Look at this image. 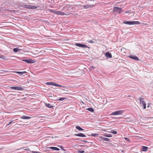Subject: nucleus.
Returning <instances> with one entry per match:
<instances>
[{
  "label": "nucleus",
  "instance_id": "obj_1",
  "mask_svg": "<svg viewBox=\"0 0 153 153\" xmlns=\"http://www.w3.org/2000/svg\"><path fill=\"white\" fill-rule=\"evenodd\" d=\"M124 112V111L122 110H120L118 111H116L114 112H112L111 115H122Z\"/></svg>",
  "mask_w": 153,
  "mask_h": 153
},
{
  "label": "nucleus",
  "instance_id": "obj_2",
  "mask_svg": "<svg viewBox=\"0 0 153 153\" xmlns=\"http://www.w3.org/2000/svg\"><path fill=\"white\" fill-rule=\"evenodd\" d=\"M75 45L79 47L83 48H88L90 49V48L87 45L83 44L80 43H76Z\"/></svg>",
  "mask_w": 153,
  "mask_h": 153
},
{
  "label": "nucleus",
  "instance_id": "obj_3",
  "mask_svg": "<svg viewBox=\"0 0 153 153\" xmlns=\"http://www.w3.org/2000/svg\"><path fill=\"white\" fill-rule=\"evenodd\" d=\"M138 100H140V104L143 106V109H145L146 108V104L144 102L143 99L141 97H139Z\"/></svg>",
  "mask_w": 153,
  "mask_h": 153
},
{
  "label": "nucleus",
  "instance_id": "obj_4",
  "mask_svg": "<svg viewBox=\"0 0 153 153\" xmlns=\"http://www.w3.org/2000/svg\"><path fill=\"white\" fill-rule=\"evenodd\" d=\"M123 11L121 8L115 7H114L113 10V12H116L118 13H120Z\"/></svg>",
  "mask_w": 153,
  "mask_h": 153
},
{
  "label": "nucleus",
  "instance_id": "obj_5",
  "mask_svg": "<svg viewBox=\"0 0 153 153\" xmlns=\"http://www.w3.org/2000/svg\"><path fill=\"white\" fill-rule=\"evenodd\" d=\"M10 88L12 89L19 91H22L24 89L23 88L19 86L10 87Z\"/></svg>",
  "mask_w": 153,
  "mask_h": 153
},
{
  "label": "nucleus",
  "instance_id": "obj_6",
  "mask_svg": "<svg viewBox=\"0 0 153 153\" xmlns=\"http://www.w3.org/2000/svg\"><path fill=\"white\" fill-rule=\"evenodd\" d=\"M22 61L25 62L27 63H32L34 62L33 60L31 59H22Z\"/></svg>",
  "mask_w": 153,
  "mask_h": 153
},
{
  "label": "nucleus",
  "instance_id": "obj_7",
  "mask_svg": "<svg viewBox=\"0 0 153 153\" xmlns=\"http://www.w3.org/2000/svg\"><path fill=\"white\" fill-rule=\"evenodd\" d=\"M94 5L91 4H87L85 5H82V7L85 9H86L89 8H92L94 7Z\"/></svg>",
  "mask_w": 153,
  "mask_h": 153
},
{
  "label": "nucleus",
  "instance_id": "obj_8",
  "mask_svg": "<svg viewBox=\"0 0 153 153\" xmlns=\"http://www.w3.org/2000/svg\"><path fill=\"white\" fill-rule=\"evenodd\" d=\"M38 6H36L33 5H27V8L30 9H35L38 8Z\"/></svg>",
  "mask_w": 153,
  "mask_h": 153
},
{
  "label": "nucleus",
  "instance_id": "obj_9",
  "mask_svg": "<svg viewBox=\"0 0 153 153\" xmlns=\"http://www.w3.org/2000/svg\"><path fill=\"white\" fill-rule=\"evenodd\" d=\"M128 57L132 59L136 60H138L139 59L138 57L135 56H134L132 55L131 54L129 56H128Z\"/></svg>",
  "mask_w": 153,
  "mask_h": 153
},
{
  "label": "nucleus",
  "instance_id": "obj_10",
  "mask_svg": "<svg viewBox=\"0 0 153 153\" xmlns=\"http://www.w3.org/2000/svg\"><path fill=\"white\" fill-rule=\"evenodd\" d=\"M105 56L108 58H110L112 57L111 54L109 52H107L105 54Z\"/></svg>",
  "mask_w": 153,
  "mask_h": 153
},
{
  "label": "nucleus",
  "instance_id": "obj_11",
  "mask_svg": "<svg viewBox=\"0 0 153 153\" xmlns=\"http://www.w3.org/2000/svg\"><path fill=\"white\" fill-rule=\"evenodd\" d=\"M98 139H99L100 140H101V139H103L106 141H110L109 139H108V138L104 137L102 136L99 137Z\"/></svg>",
  "mask_w": 153,
  "mask_h": 153
},
{
  "label": "nucleus",
  "instance_id": "obj_12",
  "mask_svg": "<svg viewBox=\"0 0 153 153\" xmlns=\"http://www.w3.org/2000/svg\"><path fill=\"white\" fill-rule=\"evenodd\" d=\"M56 14L57 15H60L61 16L64 15H67V14L66 13H65L64 12H61L59 11H57Z\"/></svg>",
  "mask_w": 153,
  "mask_h": 153
},
{
  "label": "nucleus",
  "instance_id": "obj_13",
  "mask_svg": "<svg viewBox=\"0 0 153 153\" xmlns=\"http://www.w3.org/2000/svg\"><path fill=\"white\" fill-rule=\"evenodd\" d=\"M75 135L77 136L82 137H86V136L84 134H82V133L76 134H75Z\"/></svg>",
  "mask_w": 153,
  "mask_h": 153
},
{
  "label": "nucleus",
  "instance_id": "obj_14",
  "mask_svg": "<svg viewBox=\"0 0 153 153\" xmlns=\"http://www.w3.org/2000/svg\"><path fill=\"white\" fill-rule=\"evenodd\" d=\"M140 23V22L138 21H130V25H138Z\"/></svg>",
  "mask_w": 153,
  "mask_h": 153
},
{
  "label": "nucleus",
  "instance_id": "obj_15",
  "mask_svg": "<svg viewBox=\"0 0 153 153\" xmlns=\"http://www.w3.org/2000/svg\"><path fill=\"white\" fill-rule=\"evenodd\" d=\"M31 117L25 115H23L21 117V119H30Z\"/></svg>",
  "mask_w": 153,
  "mask_h": 153
},
{
  "label": "nucleus",
  "instance_id": "obj_16",
  "mask_svg": "<svg viewBox=\"0 0 153 153\" xmlns=\"http://www.w3.org/2000/svg\"><path fill=\"white\" fill-rule=\"evenodd\" d=\"M54 82H47L45 84L48 85L54 86Z\"/></svg>",
  "mask_w": 153,
  "mask_h": 153
},
{
  "label": "nucleus",
  "instance_id": "obj_17",
  "mask_svg": "<svg viewBox=\"0 0 153 153\" xmlns=\"http://www.w3.org/2000/svg\"><path fill=\"white\" fill-rule=\"evenodd\" d=\"M49 148L52 149V150H56V151H59V149L58 148L55 147H49Z\"/></svg>",
  "mask_w": 153,
  "mask_h": 153
},
{
  "label": "nucleus",
  "instance_id": "obj_18",
  "mask_svg": "<svg viewBox=\"0 0 153 153\" xmlns=\"http://www.w3.org/2000/svg\"><path fill=\"white\" fill-rule=\"evenodd\" d=\"M148 147H147L143 146L142 148V151L144 152H146L148 149Z\"/></svg>",
  "mask_w": 153,
  "mask_h": 153
},
{
  "label": "nucleus",
  "instance_id": "obj_19",
  "mask_svg": "<svg viewBox=\"0 0 153 153\" xmlns=\"http://www.w3.org/2000/svg\"><path fill=\"white\" fill-rule=\"evenodd\" d=\"M45 105L46 107L49 108H52L53 107V105H51V104L49 103L45 104Z\"/></svg>",
  "mask_w": 153,
  "mask_h": 153
},
{
  "label": "nucleus",
  "instance_id": "obj_20",
  "mask_svg": "<svg viewBox=\"0 0 153 153\" xmlns=\"http://www.w3.org/2000/svg\"><path fill=\"white\" fill-rule=\"evenodd\" d=\"M20 49H18V48H15L13 49V51L14 52L16 53L18 52V51H20Z\"/></svg>",
  "mask_w": 153,
  "mask_h": 153
},
{
  "label": "nucleus",
  "instance_id": "obj_21",
  "mask_svg": "<svg viewBox=\"0 0 153 153\" xmlns=\"http://www.w3.org/2000/svg\"><path fill=\"white\" fill-rule=\"evenodd\" d=\"M76 129H78V130L82 131L84 130L82 128H81L79 126H76Z\"/></svg>",
  "mask_w": 153,
  "mask_h": 153
},
{
  "label": "nucleus",
  "instance_id": "obj_22",
  "mask_svg": "<svg viewBox=\"0 0 153 153\" xmlns=\"http://www.w3.org/2000/svg\"><path fill=\"white\" fill-rule=\"evenodd\" d=\"M104 136L107 137H112V135L110 134H105L104 135Z\"/></svg>",
  "mask_w": 153,
  "mask_h": 153
},
{
  "label": "nucleus",
  "instance_id": "obj_23",
  "mask_svg": "<svg viewBox=\"0 0 153 153\" xmlns=\"http://www.w3.org/2000/svg\"><path fill=\"white\" fill-rule=\"evenodd\" d=\"M99 135L98 134L92 133L91 134V136L94 137H97Z\"/></svg>",
  "mask_w": 153,
  "mask_h": 153
},
{
  "label": "nucleus",
  "instance_id": "obj_24",
  "mask_svg": "<svg viewBox=\"0 0 153 153\" xmlns=\"http://www.w3.org/2000/svg\"><path fill=\"white\" fill-rule=\"evenodd\" d=\"M86 109L91 112H93L94 111V110L92 108H87Z\"/></svg>",
  "mask_w": 153,
  "mask_h": 153
},
{
  "label": "nucleus",
  "instance_id": "obj_25",
  "mask_svg": "<svg viewBox=\"0 0 153 153\" xmlns=\"http://www.w3.org/2000/svg\"><path fill=\"white\" fill-rule=\"evenodd\" d=\"M50 10V12L51 13H54L56 14V12H57L56 10Z\"/></svg>",
  "mask_w": 153,
  "mask_h": 153
},
{
  "label": "nucleus",
  "instance_id": "obj_26",
  "mask_svg": "<svg viewBox=\"0 0 153 153\" xmlns=\"http://www.w3.org/2000/svg\"><path fill=\"white\" fill-rule=\"evenodd\" d=\"M0 58L3 59H6V57L4 55H0Z\"/></svg>",
  "mask_w": 153,
  "mask_h": 153
},
{
  "label": "nucleus",
  "instance_id": "obj_27",
  "mask_svg": "<svg viewBox=\"0 0 153 153\" xmlns=\"http://www.w3.org/2000/svg\"><path fill=\"white\" fill-rule=\"evenodd\" d=\"M123 23L125 24L130 25V21H124Z\"/></svg>",
  "mask_w": 153,
  "mask_h": 153
},
{
  "label": "nucleus",
  "instance_id": "obj_28",
  "mask_svg": "<svg viewBox=\"0 0 153 153\" xmlns=\"http://www.w3.org/2000/svg\"><path fill=\"white\" fill-rule=\"evenodd\" d=\"M110 132L115 134H116L117 133V131H114L113 130H111Z\"/></svg>",
  "mask_w": 153,
  "mask_h": 153
},
{
  "label": "nucleus",
  "instance_id": "obj_29",
  "mask_svg": "<svg viewBox=\"0 0 153 153\" xmlns=\"http://www.w3.org/2000/svg\"><path fill=\"white\" fill-rule=\"evenodd\" d=\"M66 99V98H61L59 99L58 100H59V101H63V100H64L65 99Z\"/></svg>",
  "mask_w": 153,
  "mask_h": 153
},
{
  "label": "nucleus",
  "instance_id": "obj_30",
  "mask_svg": "<svg viewBox=\"0 0 153 153\" xmlns=\"http://www.w3.org/2000/svg\"><path fill=\"white\" fill-rule=\"evenodd\" d=\"M27 5H21V7H23L24 8H27Z\"/></svg>",
  "mask_w": 153,
  "mask_h": 153
},
{
  "label": "nucleus",
  "instance_id": "obj_31",
  "mask_svg": "<svg viewBox=\"0 0 153 153\" xmlns=\"http://www.w3.org/2000/svg\"><path fill=\"white\" fill-rule=\"evenodd\" d=\"M78 153H84L85 151L84 150H78Z\"/></svg>",
  "mask_w": 153,
  "mask_h": 153
},
{
  "label": "nucleus",
  "instance_id": "obj_32",
  "mask_svg": "<svg viewBox=\"0 0 153 153\" xmlns=\"http://www.w3.org/2000/svg\"><path fill=\"white\" fill-rule=\"evenodd\" d=\"M16 73H17V74H19L21 75H22L23 74L22 72L17 71V72H16Z\"/></svg>",
  "mask_w": 153,
  "mask_h": 153
},
{
  "label": "nucleus",
  "instance_id": "obj_33",
  "mask_svg": "<svg viewBox=\"0 0 153 153\" xmlns=\"http://www.w3.org/2000/svg\"><path fill=\"white\" fill-rule=\"evenodd\" d=\"M87 42L89 43H94L93 41L92 40H90L89 41H88Z\"/></svg>",
  "mask_w": 153,
  "mask_h": 153
},
{
  "label": "nucleus",
  "instance_id": "obj_34",
  "mask_svg": "<svg viewBox=\"0 0 153 153\" xmlns=\"http://www.w3.org/2000/svg\"><path fill=\"white\" fill-rule=\"evenodd\" d=\"M59 146L60 148H61L62 149L64 150H65L64 149H63V146Z\"/></svg>",
  "mask_w": 153,
  "mask_h": 153
},
{
  "label": "nucleus",
  "instance_id": "obj_35",
  "mask_svg": "<svg viewBox=\"0 0 153 153\" xmlns=\"http://www.w3.org/2000/svg\"><path fill=\"white\" fill-rule=\"evenodd\" d=\"M59 85L55 83L54 86H57V87H59Z\"/></svg>",
  "mask_w": 153,
  "mask_h": 153
},
{
  "label": "nucleus",
  "instance_id": "obj_36",
  "mask_svg": "<svg viewBox=\"0 0 153 153\" xmlns=\"http://www.w3.org/2000/svg\"><path fill=\"white\" fill-rule=\"evenodd\" d=\"M124 139L126 140L127 141H129L130 140L129 139L126 138V137H124Z\"/></svg>",
  "mask_w": 153,
  "mask_h": 153
},
{
  "label": "nucleus",
  "instance_id": "obj_37",
  "mask_svg": "<svg viewBox=\"0 0 153 153\" xmlns=\"http://www.w3.org/2000/svg\"><path fill=\"white\" fill-rule=\"evenodd\" d=\"M13 120H12V121H11L9 123V124H8V125H10V124H11V123H13Z\"/></svg>",
  "mask_w": 153,
  "mask_h": 153
},
{
  "label": "nucleus",
  "instance_id": "obj_38",
  "mask_svg": "<svg viewBox=\"0 0 153 153\" xmlns=\"http://www.w3.org/2000/svg\"><path fill=\"white\" fill-rule=\"evenodd\" d=\"M129 12V11H126L125 12V13H128Z\"/></svg>",
  "mask_w": 153,
  "mask_h": 153
},
{
  "label": "nucleus",
  "instance_id": "obj_39",
  "mask_svg": "<svg viewBox=\"0 0 153 153\" xmlns=\"http://www.w3.org/2000/svg\"><path fill=\"white\" fill-rule=\"evenodd\" d=\"M22 72L23 73V74H25V73H26V72H25V71H23Z\"/></svg>",
  "mask_w": 153,
  "mask_h": 153
},
{
  "label": "nucleus",
  "instance_id": "obj_40",
  "mask_svg": "<svg viewBox=\"0 0 153 153\" xmlns=\"http://www.w3.org/2000/svg\"><path fill=\"white\" fill-rule=\"evenodd\" d=\"M82 141H83L85 143H87V141L86 140H83Z\"/></svg>",
  "mask_w": 153,
  "mask_h": 153
},
{
  "label": "nucleus",
  "instance_id": "obj_41",
  "mask_svg": "<svg viewBox=\"0 0 153 153\" xmlns=\"http://www.w3.org/2000/svg\"><path fill=\"white\" fill-rule=\"evenodd\" d=\"M59 87H64V86H62V85H59Z\"/></svg>",
  "mask_w": 153,
  "mask_h": 153
},
{
  "label": "nucleus",
  "instance_id": "obj_42",
  "mask_svg": "<svg viewBox=\"0 0 153 153\" xmlns=\"http://www.w3.org/2000/svg\"><path fill=\"white\" fill-rule=\"evenodd\" d=\"M149 105H148V106H147V107H148V108H149Z\"/></svg>",
  "mask_w": 153,
  "mask_h": 153
},
{
  "label": "nucleus",
  "instance_id": "obj_43",
  "mask_svg": "<svg viewBox=\"0 0 153 153\" xmlns=\"http://www.w3.org/2000/svg\"><path fill=\"white\" fill-rule=\"evenodd\" d=\"M65 8V7H63V9H64Z\"/></svg>",
  "mask_w": 153,
  "mask_h": 153
}]
</instances>
